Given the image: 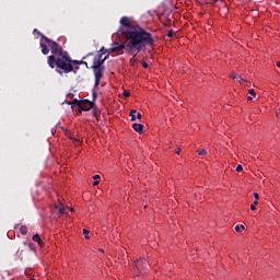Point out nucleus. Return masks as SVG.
Returning a JSON list of instances; mask_svg holds the SVG:
<instances>
[{
    "label": "nucleus",
    "mask_w": 280,
    "mask_h": 280,
    "mask_svg": "<svg viewBox=\"0 0 280 280\" xmlns=\"http://www.w3.org/2000/svg\"><path fill=\"white\" fill-rule=\"evenodd\" d=\"M40 47H42V54L44 56H47L49 54V48L43 43H40Z\"/></svg>",
    "instance_id": "12"
},
{
    "label": "nucleus",
    "mask_w": 280,
    "mask_h": 280,
    "mask_svg": "<svg viewBox=\"0 0 280 280\" xmlns=\"http://www.w3.org/2000/svg\"><path fill=\"white\" fill-rule=\"evenodd\" d=\"M165 25V27H170V24H164Z\"/></svg>",
    "instance_id": "37"
},
{
    "label": "nucleus",
    "mask_w": 280,
    "mask_h": 280,
    "mask_svg": "<svg viewBox=\"0 0 280 280\" xmlns=\"http://www.w3.org/2000/svg\"><path fill=\"white\" fill-rule=\"evenodd\" d=\"M124 49H126V46L124 44H113L110 48H104L102 47L96 56L102 55V58H104V55L106 54L105 58H109L110 54H124Z\"/></svg>",
    "instance_id": "4"
},
{
    "label": "nucleus",
    "mask_w": 280,
    "mask_h": 280,
    "mask_svg": "<svg viewBox=\"0 0 280 280\" xmlns=\"http://www.w3.org/2000/svg\"><path fill=\"white\" fill-rule=\"evenodd\" d=\"M92 97H93V101H91V102H95V100H97V92H93L92 93Z\"/></svg>",
    "instance_id": "23"
},
{
    "label": "nucleus",
    "mask_w": 280,
    "mask_h": 280,
    "mask_svg": "<svg viewBox=\"0 0 280 280\" xmlns=\"http://www.w3.org/2000/svg\"><path fill=\"white\" fill-rule=\"evenodd\" d=\"M244 170V167L242 166V164H238L236 166V172H242Z\"/></svg>",
    "instance_id": "24"
},
{
    "label": "nucleus",
    "mask_w": 280,
    "mask_h": 280,
    "mask_svg": "<svg viewBox=\"0 0 280 280\" xmlns=\"http://www.w3.org/2000/svg\"><path fill=\"white\" fill-rule=\"evenodd\" d=\"M129 116L131 117V121H137V119H141V117H143L141 113H137V109H131Z\"/></svg>",
    "instance_id": "8"
},
{
    "label": "nucleus",
    "mask_w": 280,
    "mask_h": 280,
    "mask_svg": "<svg viewBox=\"0 0 280 280\" xmlns=\"http://www.w3.org/2000/svg\"><path fill=\"white\" fill-rule=\"evenodd\" d=\"M175 154H180V149H178L177 151H175Z\"/></svg>",
    "instance_id": "35"
},
{
    "label": "nucleus",
    "mask_w": 280,
    "mask_h": 280,
    "mask_svg": "<svg viewBox=\"0 0 280 280\" xmlns=\"http://www.w3.org/2000/svg\"><path fill=\"white\" fill-rule=\"evenodd\" d=\"M63 62L66 65V68L57 67V69H59L57 73H60V75H62V73H71L73 71V65H85V67H89V63H86V61L73 60L71 59V56L69 54H68V61H63Z\"/></svg>",
    "instance_id": "5"
},
{
    "label": "nucleus",
    "mask_w": 280,
    "mask_h": 280,
    "mask_svg": "<svg viewBox=\"0 0 280 280\" xmlns=\"http://www.w3.org/2000/svg\"><path fill=\"white\" fill-rule=\"evenodd\" d=\"M100 178H101L100 175H94L93 176V180H100Z\"/></svg>",
    "instance_id": "28"
},
{
    "label": "nucleus",
    "mask_w": 280,
    "mask_h": 280,
    "mask_svg": "<svg viewBox=\"0 0 280 280\" xmlns=\"http://www.w3.org/2000/svg\"><path fill=\"white\" fill-rule=\"evenodd\" d=\"M247 100H248L249 102H253V97H252V96H248Z\"/></svg>",
    "instance_id": "34"
},
{
    "label": "nucleus",
    "mask_w": 280,
    "mask_h": 280,
    "mask_svg": "<svg viewBox=\"0 0 280 280\" xmlns=\"http://www.w3.org/2000/svg\"><path fill=\"white\" fill-rule=\"evenodd\" d=\"M132 128H133V130H135L136 132H138V135H143V128H144V126H143L142 124H137V122H135V124L132 125Z\"/></svg>",
    "instance_id": "9"
},
{
    "label": "nucleus",
    "mask_w": 280,
    "mask_h": 280,
    "mask_svg": "<svg viewBox=\"0 0 280 280\" xmlns=\"http://www.w3.org/2000/svg\"><path fill=\"white\" fill-rule=\"evenodd\" d=\"M122 95H124V97H130V92L129 91H124Z\"/></svg>",
    "instance_id": "25"
},
{
    "label": "nucleus",
    "mask_w": 280,
    "mask_h": 280,
    "mask_svg": "<svg viewBox=\"0 0 280 280\" xmlns=\"http://www.w3.org/2000/svg\"><path fill=\"white\" fill-rule=\"evenodd\" d=\"M199 156H207V150L201 149L200 151H198Z\"/></svg>",
    "instance_id": "18"
},
{
    "label": "nucleus",
    "mask_w": 280,
    "mask_h": 280,
    "mask_svg": "<svg viewBox=\"0 0 280 280\" xmlns=\"http://www.w3.org/2000/svg\"><path fill=\"white\" fill-rule=\"evenodd\" d=\"M16 255H18V257H21V255H23V250H21V248H19L16 252Z\"/></svg>",
    "instance_id": "27"
},
{
    "label": "nucleus",
    "mask_w": 280,
    "mask_h": 280,
    "mask_svg": "<svg viewBox=\"0 0 280 280\" xmlns=\"http://www.w3.org/2000/svg\"><path fill=\"white\" fill-rule=\"evenodd\" d=\"M258 205H259V201H257V200L254 201V203L250 205V210L256 211Z\"/></svg>",
    "instance_id": "15"
},
{
    "label": "nucleus",
    "mask_w": 280,
    "mask_h": 280,
    "mask_svg": "<svg viewBox=\"0 0 280 280\" xmlns=\"http://www.w3.org/2000/svg\"><path fill=\"white\" fill-rule=\"evenodd\" d=\"M33 242H37L39 246H43V240H40V235L38 234L33 235Z\"/></svg>",
    "instance_id": "13"
},
{
    "label": "nucleus",
    "mask_w": 280,
    "mask_h": 280,
    "mask_svg": "<svg viewBox=\"0 0 280 280\" xmlns=\"http://www.w3.org/2000/svg\"><path fill=\"white\" fill-rule=\"evenodd\" d=\"M143 69H150V65L145 61L142 62Z\"/></svg>",
    "instance_id": "22"
},
{
    "label": "nucleus",
    "mask_w": 280,
    "mask_h": 280,
    "mask_svg": "<svg viewBox=\"0 0 280 280\" xmlns=\"http://www.w3.org/2000/svg\"><path fill=\"white\" fill-rule=\"evenodd\" d=\"M231 78L233 80H236V82H240V84L246 83V80L242 79V77H240L238 74H231Z\"/></svg>",
    "instance_id": "11"
},
{
    "label": "nucleus",
    "mask_w": 280,
    "mask_h": 280,
    "mask_svg": "<svg viewBox=\"0 0 280 280\" xmlns=\"http://www.w3.org/2000/svg\"><path fill=\"white\" fill-rule=\"evenodd\" d=\"M248 93H249V95H257V93H255V89H250L249 91H248Z\"/></svg>",
    "instance_id": "26"
},
{
    "label": "nucleus",
    "mask_w": 280,
    "mask_h": 280,
    "mask_svg": "<svg viewBox=\"0 0 280 280\" xmlns=\"http://www.w3.org/2000/svg\"><path fill=\"white\" fill-rule=\"evenodd\" d=\"M120 25H121V27H126V30L135 28V26H132V22L130 21V18H128V16H122L120 19Z\"/></svg>",
    "instance_id": "7"
},
{
    "label": "nucleus",
    "mask_w": 280,
    "mask_h": 280,
    "mask_svg": "<svg viewBox=\"0 0 280 280\" xmlns=\"http://www.w3.org/2000/svg\"><path fill=\"white\" fill-rule=\"evenodd\" d=\"M89 56H93V52H89L86 57H83V60H86V58H89Z\"/></svg>",
    "instance_id": "33"
},
{
    "label": "nucleus",
    "mask_w": 280,
    "mask_h": 280,
    "mask_svg": "<svg viewBox=\"0 0 280 280\" xmlns=\"http://www.w3.org/2000/svg\"><path fill=\"white\" fill-rule=\"evenodd\" d=\"M100 185V180H95L94 183H93V186L94 187H97Z\"/></svg>",
    "instance_id": "30"
},
{
    "label": "nucleus",
    "mask_w": 280,
    "mask_h": 280,
    "mask_svg": "<svg viewBox=\"0 0 280 280\" xmlns=\"http://www.w3.org/2000/svg\"><path fill=\"white\" fill-rule=\"evenodd\" d=\"M28 247H30L31 250H35L34 244L30 243V244H28Z\"/></svg>",
    "instance_id": "29"
},
{
    "label": "nucleus",
    "mask_w": 280,
    "mask_h": 280,
    "mask_svg": "<svg viewBox=\"0 0 280 280\" xmlns=\"http://www.w3.org/2000/svg\"><path fill=\"white\" fill-rule=\"evenodd\" d=\"M167 36L168 38H174V30L168 31Z\"/></svg>",
    "instance_id": "20"
},
{
    "label": "nucleus",
    "mask_w": 280,
    "mask_h": 280,
    "mask_svg": "<svg viewBox=\"0 0 280 280\" xmlns=\"http://www.w3.org/2000/svg\"><path fill=\"white\" fill-rule=\"evenodd\" d=\"M93 115L94 117H97V109L93 108Z\"/></svg>",
    "instance_id": "32"
},
{
    "label": "nucleus",
    "mask_w": 280,
    "mask_h": 280,
    "mask_svg": "<svg viewBox=\"0 0 280 280\" xmlns=\"http://www.w3.org/2000/svg\"><path fill=\"white\" fill-rule=\"evenodd\" d=\"M83 235H85V240H90V237H89V230L83 229Z\"/></svg>",
    "instance_id": "19"
},
{
    "label": "nucleus",
    "mask_w": 280,
    "mask_h": 280,
    "mask_svg": "<svg viewBox=\"0 0 280 280\" xmlns=\"http://www.w3.org/2000/svg\"><path fill=\"white\" fill-rule=\"evenodd\" d=\"M277 67H279V69H280V61L277 62Z\"/></svg>",
    "instance_id": "36"
},
{
    "label": "nucleus",
    "mask_w": 280,
    "mask_h": 280,
    "mask_svg": "<svg viewBox=\"0 0 280 280\" xmlns=\"http://www.w3.org/2000/svg\"><path fill=\"white\" fill-rule=\"evenodd\" d=\"M43 39L45 40V43H47L48 47H50V51L52 54L47 57V63L50 67V69H58V67L65 69L67 67L65 61H69V52L62 49V46L54 42V39L47 36H43Z\"/></svg>",
    "instance_id": "2"
},
{
    "label": "nucleus",
    "mask_w": 280,
    "mask_h": 280,
    "mask_svg": "<svg viewBox=\"0 0 280 280\" xmlns=\"http://www.w3.org/2000/svg\"><path fill=\"white\" fill-rule=\"evenodd\" d=\"M244 225H236L235 226V231H236V233H242V231H244Z\"/></svg>",
    "instance_id": "16"
},
{
    "label": "nucleus",
    "mask_w": 280,
    "mask_h": 280,
    "mask_svg": "<svg viewBox=\"0 0 280 280\" xmlns=\"http://www.w3.org/2000/svg\"><path fill=\"white\" fill-rule=\"evenodd\" d=\"M75 69L78 70V69H80V67L77 66Z\"/></svg>",
    "instance_id": "39"
},
{
    "label": "nucleus",
    "mask_w": 280,
    "mask_h": 280,
    "mask_svg": "<svg viewBox=\"0 0 280 280\" xmlns=\"http://www.w3.org/2000/svg\"><path fill=\"white\" fill-rule=\"evenodd\" d=\"M254 198H256V200H259V194L254 192Z\"/></svg>",
    "instance_id": "31"
},
{
    "label": "nucleus",
    "mask_w": 280,
    "mask_h": 280,
    "mask_svg": "<svg viewBox=\"0 0 280 280\" xmlns=\"http://www.w3.org/2000/svg\"><path fill=\"white\" fill-rule=\"evenodd\" d=\"M130 62H135V59H131Z\"/></svg>",
    "instance_id": "38"
},
{
    "label": "nucleus",
    "mask_w": 280,
    "mask_h": 280,
    "mask_svg": "<svg viewBox=\"0 0 280 280\" xmlns=\"http://www.w3.org/2000/svg\"><path fill=\"white\" fill-rule=\"evenodd\" d=\"M20 233H21L22 235H27V226H26V225H22V226L20 228Z\"/></svg>",
    "instance_id": "14"
},
{
    "label": "nucleus",
    "mask_w": 280,
    "mask_h": 280,
    "mask_svg": "<svg viewBox=\"0 0 280 280\" xmlns=\"http://www.w3.org/2000/svg\"><path fill=\"white\" fill-rule=\"evenodd\" d=\"M34 32V34H37L38 36H42V38H43V36H45L43 33H40L38 30H34L33 31Z\"/></svg>",
    "instance_id": "21"
},
{
    "label": "nucleus",
    "mask_w": 280,
    "mask_h": 280,
    "mask_svg": "<svg viewBox=\"0 0 280 280\" xmlns=\"http://www.w3.org/2000/svg\"><path fill=\"white\" fill-rule=\"evenodd\" d=\"M106 60H108V57L102 58V55H95L93 58L91 69L94 71L95 77L94 86H100V82L102 81V78H104V71L106 69V67H104V62H106Z\"/></svg>",
    "instance_id": "3"
},
{
    "label": "nucleus",
    "mask_w": 280,
    "mask_h": 280,
    "mask_svg": "<svg viewBox=\"0 0 280 280\" xmlns=\"http://www.w3.org/2000/svg\"><path fill=\"white\" fill-rule=\"evenodd\" d=\"M78 106L80 110L89 112L91 110V108H95V102L82 101V102H78Z\"/></svg>",
    "instance_id": "6"
},
{
    "label": "nucleus",
    "mask_w": 280,
    "mask_h": 280,
    "mask_svg": "<svg viewBox=\"0 0 280 280\" xmlns=\"http://www.w3.org/2000/svg\"><path fill=\"white\" fill-rule=\"evenodd\" d=\"M127 47L133 52V56H137L148 45H154V38L152 34L143 30L141 26H135L122 32Z\"/></svg>",
    "instance_id": "1"
},
{
    "label": "nucleus",
    "mask_w": 280,
    "mask_h": 280,
    "mask_svg": "<svg viewBox=\"0 0 280 280\" xmlns=\"http://www.w3.org/2000/svg\"><path fill=\"white\" fill-rule=\"evenodd\" d=\"M142 264H145V259L137 260V262H136L137 268H141Z\"/></svg>",
    "instance_id": "17"
},
{
    "label": "nucleus",
    "mask_w": 280,
    "mask_h": 280,
    "mask_svg": "<svg viewBox=\"0 0 280 280\" xmlns=\"http://www.w3.org/2000/svg\"><path fill=\"white\" fill-rule=\"evenodd\" d=\"M55 209H57L59 215H65V213H67V208H65L62 203L57 205Z\"/></svg>",
    "instance_id": "10"
}]
</instances>
